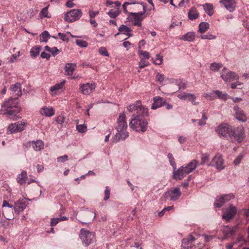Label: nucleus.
Here are the masks:
<instances>
[{"instance_id": "obj_39", "label": "nucleus", "mask_w": 249, "mask_h": 249, "mask_svg": "<svg viewBox=\"0 0 249 249\" xmlns=\"http://www.w3.org/2000/svg\"><path fill=\"white\" fill-rule=\"evenodd\" d=\"M167 157L169 159L170 163L171 165L173 167L174 170H176V163L175 162L174 158L173 156V155L171 153H169L167 155Z\"/></svg>"}, {"instance_id": "obj_24", "label": "nucleus", "mask_w": 249, "mask_h": 249, "mask_svg": "<svg viewBox=\"0 0 249 249\" xmlns=\"http://www.w3.org/2000/svg\"><path fill=\"white\" fill-rule=\"evenodd\" d=\"M188 18L191 20H195L198 18L199 13H198L195 7L191 8L188 13Z\"/></svg>"}, {"instance_id": "obj_33", "label": "nucleus", "mask_w": 249, "mask_h": 249, "mask_svg": "<svg viewBox=\"0 0 249 249\" xmlns=\"http://www.w3.org/2000/svg\"><path fill=\"white\" fill-rule=\"evenodd\" d=\"M50 37V35L48 31H44L40 35V41L47 42Z\"/></svg>"}, {"instance_id": "obj_17", "label": "nucleus", "mask_w": 249, "mask_h": 249, "mask_svg": "<svg viewBox=\"0 0 249 249\" xmlns=\"http://www.w3.org/2000/svg\"><path fill=\"white\" fill-rule=\"evenodd\" d=\"M154 102L152 105V109H156L165 105V101L162 97L156 96L154 98Z\"/></svg>"}, {"instance_id": "obj_1", "label": "nucleus", "mask_w": 249, "mask_h": 249, "mask_svg": "<svg viewBox=\"0 0 249 249\" xmlns=\"http://www.w3.org/2000/svg\"><path fill=\"white\" fill-rule=\"evenodd\" d=\"M127 109L133 113V118L129 123L130 128L137 132H145L147 128L148 122L143 117L148 116V108L142 106L140 101H137L129 105Z\"/></svg>"}, {"instance_id": "obj_55", "label": "nucleus", "mask_w": 249, "mask_h": 249, "mask_svg": "<svg viewBox=\"0 0 249 249\" xmlns=\"http://www.w3.org/2000/svg\"><path fill=\"white\" fill-rule=\"evenodd\" d=\"M156 79L158 81L160 82H162L163 81L164 79V75L162 74H161L159 72H158L157 74H156Z\"/></svg>"}, {"instance_id": "obj_58", "label": "nucleus", "mask_w": 249, "mask_h": 249, "mask_svg": "<svg viewBox=\"0 0 249 249\" xmlns=\"http://www.w3.org/2000/svg\"><path fill=\"white\" fill-rule=\"evenodd\" d=\"M99 14V11H94L93 10H90L89 11V16L90 18H94Z\"/></svg>"}, {"instance_id": "obj_6", "label": "nucleus", "mask_w": 249, "mask_h": 249, "mask_svg": "<svg viewBox=\"0 0 249 249\" xmlns=\"http://www.w3.org/2000/svg\"><path fill=\"white\" fill-rule=\"evenodd\" d=\"M79 237L85 247H88L96 241L94 232L86 230L84 228L80 231Z\"/></svg>"}, {"instance_id": "obj_22", "label": "nucleus", "mask_w": 249, "mask_h": 249, "mask_svg": "<svg viewBox=\"0 0 249 249\" xmlns=\"http://www.w3.org/2000/svg\"><path fill=\"white\" fill-rule=\"evenodd\" d=\"M27 178L28 177L27 172L23 171L20 174L18 175L17 181L20 185H22L26 182Z\"/></svg>"}, {"instance_id": "obj_7", "label": "nucleus", "mask_w": 249, "mask_h": 249, "mask_svg": "<svg viewBox=\"0 0 249 249\" xmlns=\"http://www.w3.org/2000/svg\"><path fill=\"white\" fill-rule=\"evenodd\" d=\"M82 16V12L80 9L71 10L65 14L64 20L68 22H72L78 20Z\"/></svg>"}, {"instance_id": "obj_25", "label": "nucleus", "mask_w": 249, "mask_h": 249, "mask_svg": "<svg viewBox=\"0 0 249 249\" xmlns=\"http://www.w3.org/2000/svg\"><path fill=\"white\" fill-rule=\"evenodd\" d=\"M32 146L33 149L36 151H38L41 150L44 146L43 142L41 140H37L36 142H32Z\"/></svg>"}, {"instance_id": "obj_37", "label": "nucleus", "mask_w": 249, "mask_h": 249, "mask_svg": "<svg viewBox=\"0 0 249 249\" xmlns=\"http://www.w3.org/2000/svg\"><path fill=\"white\" fill-rule=\"evenodd\" d=\"M120 14L119 9H111L108 12V15L111 18H116Z\"/></svg>"}, {"instance_id": "obj_53", "label": "nucleus", "mask_w": 249, "mask_h": 249, "mask_svg": "<svg viewBox=\"0 0 249 249\" xmlns=\"http://www.w3.org/2000/svg\"><path fill=\"white\" fill-rule=\"evenodd\" d=\"M65 120V118L62 115H60L58 116L55 119L56 122L57 123L61 124H63L64 123Z\"/></svg>"}, {"instance_id": "obj_19", "label": "nucleus", "mask_w": 249, "mask_h": 249, "mask_svg": "<svg viewBox=\"0 0 249 249\" xmlns=\"http://www.w3.org/2000/svg\"><path fill=\"white\" fill-rule=\"evenodd\" d=\"M237 228L236 227L231 228L228 226H224L223 228V232L226 237L232 236L236 231Z\"/></svg>"}, {"instance_id": "obj_29", "label": "nucleus", "mask_w": 249, "mask_h": 249, "mask_svg": "<svg viewBox=\"0 0 249 249\" xmlns=\"http://www.w3.org/2000/svg\"><path fill=\"white\" fill-rule=\"evenodd\" d=\"M130 15L132 16V18L135 20V21H142L144 18L143 17V15L141 12L138 13H130Z\"/></svg>"}, {"instance_id": "obj_15", "label": "nucleus", "mask_w": 249, "mask_h": 249, "mask_svg": "<svg viewBox=\"0 0 249 249\" xmlns=\"http://www.w3.org/2000/svg\"><path fill=\"white\" fill-rule=\"evenodd\" d=\"M220 3L223 4L230 12H232L235 10L236 3L234 0H221L220 1Z\"/></svg>"}, {"instance_id": "obj_11", "label": "nucleus", "mask_w": 249, "mask_h": 249, "mask_svg": "<svg viewBox=\"0 0 249 249\" xmlns=\"http://www.w3.org/2000/svg\"><path fill=\"white\" fill-rule=\"evenodd\" d=\"M96 88L94 83L83 84L80 86L79 90L84 95H88L91 93Z\"/></svg>"}, {"instance_id": "obj_32", "label": "nucleus", "mask_w": 249, "mask_h": 249, "mask_svg": "<svg viewBox=\"0 0 249 249\" xmlns=\"http://www.w3.org/2000/svg\"><path fill=\"white\" fill-rule=\"evenodd\" d=\"M217 98L223 100H226L229 96L226 93H223L220 90H216Z\"/></svg>"}, {"instance_id": "obj_45", "label": "nucleus", "mask_w": 249, "mask_h": 249, "mask_svg": "<svg viewBox=\"0 0 249 249\" xmlns=\"http://www.w3.org/2000/svg\"><path fill=\"white\" fill-rule=\"evenodd\" d=\"M234 196L232 194L223 195L221 196V199L224 200L225 202L229 201Z\"/></svg>"}, {"instance_id": "obj_44", "label": "nucleus", "mask_w": 249, "mask_h": 249, "mask_svg": "<svg viewBox=\"0 0 249 249\" xmlns=\"http://www.w3.org/2000/svg\"><path fill=\"white\" fill-rule=\"evenodd\" d=\"M216 36H215L211 34H207V35H201L200 36V38L202 39H209L212 40L216 38Z\"/></svg>"}, {"instance_id": "obj_48", "label": "nucleus", "mask_w": 249, "mask_h": 249, "mask_svg": "<svg viewBox=\"0 0 249 249\" xmlns=\"http://www.w3.org/2000/svg\"><path fill=\"white\" fill-rule=\"evenodd\" d=\"M206 97H209L211 100H214L217 98L216 90H213L210 93L206 94Z\"/></svg>"}, {"instance_id": "obj_8", "label": "nucleus", "mask_w": 249, "mask_h": 249, "mask_svg": "<svg viewBox=\"0 0 249 249\" xmlns=\"http://www.w3.org/2000/svg\"><path fill=\"white\" fill-rule=\"evenodd\" d=\"M181 193L178 187H173L166 191L164 194L166 199L169 198L170 200L176 201L180 197Z\"/></svg>"}, {"instance_id": "obj_30", "label": "nucleus", "mask_w": 249, "mask_h": 249, "mask_svg": "<svg viewBox=\"0 0 249 249\" xmlns=\"http://www.w3.org/2000/svg\"><path fill=\"white\" fill-rule=\"evenodd\" d=\"M65 81H63L60 83L56 84L55 85L51 87L50 89V91L51 92H53L54 91L58 90L63 87L64 84H65Z\"/></svg>"}, {"instance_id": "obj_43", "label": "nucleus", "mask_w": 249, "mask_h": 249, "mask_svg": "<svg viewBox=\"0 0 249 249\" xmlns=\"http://www.w3.org/2000/svg\"><path fill=\"white\" fill-rule=\"evenodd\" d=\"M75 42L77 45L82 48H86L88 46V43L83 40L77 39Z\"/></svg>"}, {"instance_id": "obj_60", "label": "nucleus", "mask_w": 249, "mask_h": 249, "mask_svg": "<svg viewBox=\"0 0 249 249\" xmlns=\"http://www.w3.org/2000/svg\"><path fill=\"white\" fill-rule=\"evenodd\" d=\"M60 221V218H53L51 219V226H55Z\"/></svg>"}, {"instance_id": "obj_18", "label": "nucleus", "mask_w": 249, "mask_h": 249, "mask_svg": "<svg viewBox=\"0 0 249 249\" xmlns=\"http://www.w3.org/2000/svg\"><path fill=\"white\" fill-rule=\"evenodd\" d=\"M40 113L46 117H51L54 114V110L52 107H44L40 110Z\"/></svg>"}, {"instance_id": "obj_27", "label": "nucleus", "mask_w": 249, "mask_h": 249, "mask_svg": "<svg viewBox=\"0 0 249 249\" xmlns=\"http://www.w3.org/2000/svg\"><path fill=\"white\" fill-rule=\"evenodd\" d=\"M203 9L205 12L210 16H212L213 14V6L212 4L206 3L202 5Z\"/></svg>"}, {"instance_id": "obj_2", "label": "nucleus", "mask_w": 249, "mask_h": 249, "mask_svg": "<svg viewBox=\"0 0 249 249\" xmlns=\"http://www.w3.org/2000/svg\"><path fill=\"white\" fill-rule=\"evenodd\" d=\"M218 136L222 139H226L234 142H241L244 139V132L240 129L235 131L232 127L228 124H221L215 128Z\"/></svg>"}, {"instance_id": "obj_56", "label": "nucleus", "mask_w": 249, "mask_h": 249, "mask_svg": "<svg viewBox=\"0 0 249 249\" xmlns=\"http://www.w3.org/2000/svg\"><path fill=\"white\" fill-rule=\"evenodd\" d=\"M58 35L60 37V38L64 41H67L68 42L69 40V38L68 37L66 34L59 33L58 34Z\"/></svg>"}, {"instance_id": "obj_20", "label": "nucleus", "mask_w": 249, "mask_h": 249, "mask_svg": "<svg viewBox=\"0 0 249 249\" xmlns=\"http://www.w3.org/2000/svg\"><path fill=\"white\" fill-rule=\"evenodd\" d=\"M76 65L74 63H67L65 65V70L66 74L71 76L75 69Z\"/></svg>"}, {"instance_id": "obj_62", "label": "nucleus", "mask_w": 249, "mask_h": 249, "mask_svg": "<svg viewBox=\"0 0 249 249\" xmlns=\"http://www.w3.org/2000/svg\"><path fill=\"white\" fill-rule=\"evenodd\" d=\"M19 56V52H18V54H14L12 55V57L11 58L9 61L11 63H13L17 59V57Z\"/></svg>"}, {"instance_id": "obj_42", "label": "nucleus", "mask_w": 249, "mask_h": 249, "mask_svg": "<svg viewBox=\"0 0 249 249\" xmlns=\"http://www.w3.org/2000/svg\"><path fill=\"white\" fill-rule=\"evenodd\" d=\"M76 129L80 133H84L87 131V128L85 124H77L76 125Z\"/></svg>"}, {"instance_id": "obj_21", "label": "nucleus", "mask_w": 249, "mask_h": 249, "mask_svg": "<svg viewBox=\"0 0 249 249\" xmlns=\"http://www.w3.org/2000/svg\"><path fill=\"white\" fill-rule=\"evenodd\" d=\"M21 88V84L19 83H17L15 84L11 85L10 87V89L13 92L16 93V95H17L18 97L21 96L22 93Z\"/></svg>"}, {"instance_id": "obj_9", "label": "nucleus", "mask_w": 249, "mask_h": 249, "mask_svg": "<svg viewBox=\"0 0 249 249\" xmlns=\"http://www.w3.org/2000/svg\"><path fill=\"white\" fill-rule=\"evenodd\" d=\"M27 124L25 121H18L16 123L10 124L8 127L7 130L10 133H16L22 131L25 129Z\"/></svg>"}, {"instance_id": "obj_35", "label": "nucleus", "mask_w": 249, "mask_h": 249, "mask_svg": "<svg viewBox=\"0 0 249 249\" xmlns=\"http://www.w3.org/2000/svg\"><path fill=\"white\" fill-rule=\"evenodd\" d=\"M225 201L224 200L221 199V196L216 197L214 205L216 208L221 207L224 203Z\"/></svg>"}, {"instance_id": "obj_14", "label": "nucleus", "mask_w": 249, "mask_h": 249, "mask_svg": "<svg viewBox=\"0 0 249 249\" xmlns=\"http://www.w3.org/2000/svg\"><path fill=\"white\" fill-rule=\"evenodd\" d=\"M26 202L24 199H19L15 202L14 205V209L16 213H18L23 211L26 208Z\"/></svg>"}, {"instance_id": "obj_12", "label": "nucleus", "mask_w": 249, "mask_h": 249, "mask_svg": "<svg viewBox=\"0 0 249 249\" xmlns=\"http://www.w3.org/2000/svg\"><path fill=\"white\" fill-rule=\"evenodd\" d=\"M237 212L235 207L231 206L229 209L223 211L222 218L227 221L232 218Z\"/></svg>"}, {"instance_id": "obj_34", "label": "nucleus", "mask_w": 249, "mask_h": 249, "mask_svg": "<svg viewBox=\"0 0 249 249\" xmlns=\"http://www.w3.org/2000/svg\"><path fill=\"white\" fill-rule=\"evenodd\" d=\"M39 16H40L41 18H49L51 17V16L49 15L48 12V6L45 7V8H43L40 13Z\"/></svg>"}, {"instance_id": "obj_61", "label": "nucleus", "mask_w": 249, "mask_h": 249, "mask_svg": "<svg viewBox=\"0 0 249 249\" xmlns=\"http://www.w3.org/2000/svg\"><path fill=\"white\" fill-rule=\"evenodd\" d=\"M41 57L42 58H46L47 60H49L50 58L51 55L45 52H43L40 54Z\"/></svg>"}, {"instance_id": "obj_26", "label": "nucleus", "mask_w": 249, "mask_h": 249, "mask_svg": "<svg viewBox=\"0 0 249 249\" xmlns=\"http://www.w3.org/2000/svg\"><path fill=\"white\" fill-rule=\"evenodd\" d=\"M210 25L207 22H201L198 26V32L201 34L206 32L209 28Z\"/></svg>"}, {"instance_id": "obj_31", "label": "nucleus", "mask_w": 249, "mask_h": 249, "mask_svg": "<svg viewBox=\"0 0 249 249\" xmlns=\"http://www.w3.org/2000/svg\"><path fill=\"white\" fill-rule=\"evenodd\" d=\"M210 159V155L208 153H202L201 154V165H204L207 164Z\"/></svg>"}, {"instance_id": "obj_59", "label": "nucleus", "mask_w": 249, "mask_h": 249, "mask_svg": "<svg viewBox=\"0 0 249 249\" xmlns=\"http://www.w3.org/2000/svg\"><path fill=\"white\" fill-rule=\"evenodd\" d=\"M68 156L66 155H63L62 156H60L57 158V161L58 162H64L65 161H67L68 160Z\"/></svg>"}, {"instance_id": "obj_41", "label": "nucleus", "mask_w": 249, "mask_h": 249, "mask_svg": "<svg viewBox=\"0 0 249 249\" xmlns=\"http://www.w3.org/2000/svg\"><path fill=\"white\" fill-rule=\"evenodd\" d=\"M138 53L139 55L142 56L146 59H149L150 58L149 53L147 51L139 49Z\"/></svg>"}, {"instance_id": "obj_10", "label": "nucleus", "mask_w": 249, "mask_h": 249, "mask_svg": "<svg viewBox=\"0 0 249 249\" xmlns=\"http://www.w3.org/2000/svg\"><path fill=\"white\" fill-rule=\"evenodd\" d=\"M221 77L226 82L238 80L239 79L237 74L233 71H228L225 68L222 71Z\"/></svg>"}, {"instance_id": "obj_4", "label": "nucleus", "mask_w": 249, "mask_h": 249, "mask_svg": "<svg viewBox=\"0 0 249 249\" xmlns=\"http://www.w3.org/2000/svg\"><path fill=\"white\" fill-rule=\"evenodd\" d=\"M117 124L118 125L116 127L117 132L113 139V142L115 143L120 140H125L129 136L128 132L126 131L127 124L124 112L119 115L117 119Z\"/></svg>"}, {"instance_id": "obj_49", "label": "nucleus", "mask_w": 249, "mask_h": 249, "mask_svg": "<svg viewBox=\"0 0 249 249\" xmlns=\"http://www.w3.org/2000/svg\"><path fill=\"white\" fill-rule=\"evenodd\" d=\"M149 65L148 62L145 61L143 58H141V60L139 63V67L141 69H142L147 66Z\"/></svg>"}, {"instance_id": "obj_40", "label": "nucleus", "mask_w": 249, "mask_h": 249, "mask_svg": "<svg viewBox=\"0 0 249 249\" xmlns=\"http://www.w3.org/2000/svg\"><path fill=\"white\" fill-rule=\"evenodd\" d=\"M222 67V65L219 63H213L211 64L210 69L213 71H218Z\"/></svg>"}, {"instance_id": "obj_5", "label": "nucleus", "mask_w": 249, "mask_h": 249, "mask_svg": "<svg viewBox=\"0 0 249 249\" xmlns=\"http://www.w3.org/2000/svg\"><path fill=\"white\" fill-rule=\"evenodd\" d=\"M197 163L198 161L196 160H193L189 163L181 166L178 169L174 170L173 174V178L175 179H181L196 168Z\"/></svg>"}, {"instance_id": "obj_38", "label": "nucleus", "mask_w": 249, "mask_h": 249, "mask_svg": "<svg viewBox=\"0 0 249 249\" xmlns=\"http://www.w3.org/2000/svg\"><path fill=\"white\" fill-rule=\"evenodd\" d=\"M119 31L124 34H125L127 32H131L132 30L124 25H122L118 29Z\"/></svg>"}, {"instance_id": "obj_52", "label": "nucleus", "mask_w": 249, "mask_h": 249, "mask_svg": "<svg viewBox=\"0 0 249 249\" xmlns=\"http://www.w3.org/2000/svg\"><path fill=\"white\" fill-rule=\"evenodd\" d=\"M110 197V189L109 187L107 186L105 191V197L104 200H107Z\"/></svg>"}, {"instance_id": "obj_23", "label": "nucleus", "mask_w": 249, "mask_h": 249, "mask_svg": "<svg viewBox=\"0 0 249 249\" xmlns=\"http://www.w3.org/2000/svg\"><path fill=\"white\" fill-rule=\"evenodd\" d=\"M196 37L195 32H189L180 37V39L189 42L193 41Z\"/></svg>"}, {"instance_id": "obj_46", "label": "nucleus", "mask_w": 249, "mask_h": 249, "mask_svg": "<svg viewBox=\"0 0 249 249\" xmlns=\"http://www.w3.org/2000/svg\"><path fill=\"white\" fill-rule=\"evenodd\" d=\"M174 208L173 206H168L165 207L161 212H160L158 215L159 217H162L164 214L165 213L168 211H170L172 210Z\"/></svg>"}, {"instance_id": "obj_13", "label": "nucleus", "mask_w": 249, "mask_h": 249, "mask_svg": "<svg viewBox=\"0 0 249 249\" xmlns=\"http://www.w3.org/2000/svg\"><path fill=\"white\" fill-rule=\"evenodd\" d=\"M210 165L215 166L217 169H223L224 168L223 160L221 155L220 154L216 155L213 159ZM210 164H208V166Z\"/></svg>"}, {"instance_id": "obj_36", "label": "nucleus", "mask_w": 249, "mask_h": 249, "mask_svg": "<svg viewBox=\"0 0 249 249\" xmlns=\"http://www.w3.org/2000/svg\"><path fill=\"white\" fill-rule=\"evenodd\" d=\"M153 62L158 65H161L163 62V57L160 54H157L156 55L155 59H152Z\"/></svg>"}, {"instance_id": "obj_16", "label": "nucleus", "mask_w": 249, "mask_h": 249, "mask_svg": "<svg viewBox=\"0 0 249 249\" xmlns=\"http://www.w3.org/2000/svg\"><path fill=\"white\" fill-rule=\"evenodd\" d=\"M235 111V117L239 121L244 122L246 121V116L243 110H241L237 106L233 107Z\"/></svg>"}, {"instance_id": "obj_47", "label": "nucleus", "mask_w": 249, "mask_h": 249, "mask_svg": "<svg viewBox=\"0 0 249 249\" xmlns=\"http://www.w3.org/2000/svg\"><path fill=\"white\" fill-rule=\"evenodd\" d=\"M99 53L101 55H102L103 56H109V53H108V52L107 51L106 48L105 47H100L99 49Z\"/></svg>"}, {"instance_id": "obj_54", "label": "nucleus", "mask_w": 249, "mask_h": 249, "mask_svg": "<svg viewBox=\"0 0 249 249\" xmlns=\"http://www.w3.org/2000/svg\"><path fill=\"white\" fill-rule=\"evenodd\" d=\"M196 98V97L195 96V95L194 94L190 93V95H189V97H188L187 100L190 101L193 105H196L197 103L196 102V101H195Z\"/></svg>"}, {"instance_id": "obj_3", "label": "nucleus", "mask_w": 249, "mask_h": 249, "mask_svg": "<svg viewBox=\"0 0 249 249\" xmlns=\"http://www.w3.org/2000/svg\"><path fill=\"white\" fill-rule=\"evenodd\" d=\"M3 114L6 115L8 117L13 120H16L20 117L18 116L17 114L19 113L20 109L18 106L17 98L14 99L10 98L6 100L1 105Z\"/></svg>"}, {"instance_id": "obj_28", "label": "nucleus", "mask_w": 249, "mask_h": 249, "mask_svg": "<svg viewBox=\"0 0 249 249\" xmlns=\"http://www.w3.org/2000/svg\"><path fill=\"white\" fill-rule=\"evenodd\" d=\"M41 50V47L39 46H36L33 47L30 51L31 56L33 58H36L39 54Z\"/></svg>"}, {"instance_id": "obj_57", "label": "nucleus", "mask_w": 249, "mask_h": 249, "mask_svg": "<svg viewBox=\"0 0 249 249\" xmlns=\"http://www.w3.org/2000/svg\"><path fill=\"white\" fill-rule=\"evenodd\" d=\"M243 158V155H239V156H237V157L233 161V163L235 165H237L238 164H239L241 160H242Z\"/></svg>"}, {"instance_id": "obj_64", "label": "nucleus", "mask_w": 249, "mask_h": 249, "mask_svg": "<svg viewBox=\"0 0 249 249\" xmlns=\"http://www.w3.org/2000/svg\"><path fill=\"white\" fill-rule=\"evenodd\" d=\"M244 214L246 218L249 220V206L248 209L244 210Z\"/></svg>"}, {"instance_id": "obj_51", "label": "nucleus", "mask_w": 249, "mask_h": 249, "mask_svg": "<svg viewBox=\"0 0 249 249\" xmlns=\"http://www.w3.org/2000/svg\"><path fill=\"white\" fill-rule=\"evenodd\" d=\"M190 93L186 92H182L178 94V97L179 99L181 100H187Z\"/></svg>"}, {"instance_id": "obj_63", "label": "nucleus", "mask_w": 249, "mask_h": 249, "mask_svg": "<svg viewBox=\"0 0 249 249\" xmlns=\"http://www.w3.org/2000/svg\"><path fill=\"white\" fill-rule=\"evenodd\" d=\"M59 52V50L55 47H54L52 48L51 53L53 56H55L56 54L58 53Z\"/></svg>"}, {"instance_id": "obj_50", "label": "nucleus", "mask_w": 249, "mask_h": 249, "mask_svg": "<svg viewBox=\"0 0 249 249\" xmlns=\"http://www.w3.org/2000/svg\"><path fill=\"white\" fill-rule=\"evenodd\" d=\"M188 240V245H187V248L191 247L192 244V242L194 241L195 239V238L192 235H190L189 237L187 239ZM186 239H183V243H185L186 242Z\"/></svg>"}]
</instances>
